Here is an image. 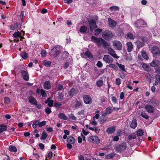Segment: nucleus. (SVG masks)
Listing matches in <instances>:
<instances>
[{
	"label": "nucleus",
	"mask_w": 160,
	"mask_h": 160,
	"mask_svg": "<svg viewBox=\"0 0 160 160\" xmlns=\"http://www.w3.org/2000/svg\"><path fill=\"white\" fill-rule=\"evenodd\" d=\"M75 138L71 136L68 137L67 138V142L68 143L73 144L75 142Z\"/></svg>",
	"instance_id": "nucleus-17"
},
{
	"label": "nucleus",
	"mask_w": 160,
	"mask_h": 160,
	"mask_svg": "<svg viewBox=\"0 0 160 160\" xmlns=\"http://www.w3.org/2000/svg\"><path fill=\"white\" fill-rule=\"evenodd\" d=\"M108 21L109 26L111 28L114 27L117 24V23L116 22L111 18H108Z\"/></svg>",
	"instance_id": "nucleus-14"
},
{
	"label": "nucleus",
	"mask_w": 160,
	"mask_h": 160,
	"mask_svg": "<svg viewBox=\"0 0 160 160\" xmlns=\"http://www.w3.org/2000/svg\"><path fill=\"white\" fill-rule=\"evenodd\" d=\"M117 65L118 66L119 68L123 71L125 72L126 70L125 68L124 65H122L121 64H119L118 62H117Z\"/></svg>",
	"instance_id": "nucleus-36"
},
{
	"label": "nucleus",
	"mask_w": 160,
	"mask_h": 160,
	"mask_svg": "<svg viewBox=\"0 0 160 160\" xmlns=\"http://www.w3.org/2000/svg\"><path fill=\"white\" fill-rule=\"evenodd\" d=\"M45 103L48 104V105L50 107H51L53 106V101L52 100L48 98L45 102Z\"/></svg>",
	"instance_id": "nucleus-29"
},
{
	"label": "nucleus",
	"mask_w": 160,
	"mask_h": 160,
	"mask_svg": "<svg viewBox=\"0 0 160 160\" xmlns=\"http://www.w3.org/2000/svg\"><path fill=\"white\" fill-rule=\"evenodd\" d=\"M114 156H115V155L114 154L111 153V154H108V155L107 156L106 158H113V157H114Z\"/></svg>",
	"instance_id": "nucleus-57"
},
{
	"label": "nucleus",
	"mask_w": 160,
	"mask_h": 160,
	"mask_svg": "<svg viewBox=\"0 0 160 160\" xmlns=\"http://www.w3.org/2000/svg\"><path fill=\"white\" fill-rule=\"evenodd\" d=\"M76 90L74 88H72L71 89L70 91L69 92V96L71 97H73L76 92Z\"/></svg>",
	"instance_id": "nucleus-32"
},
{
	"label": "nucleus",
	"mask_w": 160,
	"mask_h": 160,
	"mask_svg": "<svg viewBox=\"0 0 160 160\" xmlns=\"http://www.w3.org/2000/svg\"><path fill=\"white\" fill-rule=\"evenodd\" d=\"M155 78L157 81H158L160 83V75L157 74L155 76Z\"/></svg>",
	"instance_id": "nucleus-61"
},
{
	"label": "nucleus",
	"mask_w": 160,
	"mask_h": 160,
	"mask_svg": "<svg viewBox=\"0 0 160 160\" xmlns=\"http://www.w3.org/2000/svg\"><path fill=\"white\" fill-rule=\"evenodd\" d=\"M142 67L145 70L148 71H149L150 70L149 66L145 63L143 64Z\"/></svg>",
	"instance_id": "nucleus-43"
},
{
	"label": "nucleus",
	"mask_w": 160,
	"mask_h": 160,
	"mask_svg": "<svg viewBox=\"0 0 160 160\" xmlns=\"http://www.w3.org/2000/svg\"><path fill=\"white\" fill-rule=\"evenodd\" d=\"M152 52L153 54L157 55L160 54V50L158 47H153L152 49Z\"/></svg>",
	"instance_id": "nucleus-16"
},
{
	"label": "nucleus",
	"mask_w": 160,
	"mask_h": 160,
	"mask_svg": "<svg viewBox=\"0 0 160 160\" xmlns=\"http://www.w3.org/2000/svg\"><path fill=\"white\" fill-rule=\"evenodd\" d=\"M112 32L109 31H106L102 33V37L106 40H109L112 37Z\"/></svg>",
	"instance_id": "nucleus-2"
},
{
	"label": "nucleus",
	"mask_w": 160,
	"mask_h": 160,
	"mask_svg": "<svg viewBox=\"0 0 160 160\" xmlns=\"http://www.w3.org/2000/svg\"><path fill=\"white\" fill-rule=\"evenodd\" d=\"M9 150L11 152H17V150L16 148L14 146L11 145L9 147Z\"/></svg>",
	"instance_id": "nucleus-31"
},
{
	"label": "nucleus",
	"mask_w": 160,
	"mask_h": 160,
	"mask_svg": "<svg viewBox=\"0 0 160 160\" xmlns=\"http://www.w3.org/2000/svg\"><path fill=\"white\" fill-rule=\"evenodd\" d=\"M159 61L156 60H154L150 63V65L152 67H156L159 66Z\"/></svg>",
	"instance_id": "nucleus-21"
},
{
	"label": "nucleus",
	"mask_w": 160,
	"mask_h": 160,
	"mask_svg": "<svg viewBox=\"0 0 160 160\" xmlns=\"http://www.w3.org/2000/svg\"><path fill=\"white\" fill-rule=\"evenodd\" d=\"M41 54L42 57H44L46 56L47 53L45 51L43 50L42 51Z\"/></svg>",
	"instance_id": "nucleus-58"
},
{
	"label": "nucleus",
	"mask_w": 160,
	"mask_h": 160,
	"mask_svg": "<svg viewBox=\"0 0 160 160\" xmlns=\"http://www.w3.org/2000/svg\"><path fill=\"white\" fill-rule=\"evenodd\" d=\"M113 46L115 50H121L122 48L121 43L118 41H115L113 42Z\"/></svg>",
	"instance_id": "nucleus-4"
},
{
	"label": "nucleus",
	"mask_w": 160,
	"mask_h": 160,
	"mask_svg": "<svg viewBox=\"0 0 160 160\" xmlns=\"http://www.w3.org/2000/svg\"><path fill=\"white\" fill-rule=\"evenodd\" d=\"M135 26L138 27L140 26H143L146 25L147 23L143 20L142 19L138 20L134 23Z\"/></svg>",
	"instance_id": "nucleus-10"
},
{
	"label": "nucleus",
	"mask_w": 160,
	"mask_h": 160,
	"mask_svg": "<svg viewBox=\"0 0 160 160\" xmlns=\"http://www.w3.org/2000/svg\"><path fill=\"white\" fill-rule=\"evenodd\" d=\"M97 65L98 67L101 68L102 66V64L101 61H99L97 63Z\"/></svg>",
	"instance_id": "nucleus-62"
},
{
	"label": "nucleus",
	"mask_w": 160,
	"mask_h": 160,
	"mask_svg": "<svg viewBox=\"0 0 160 160\" xmlns=\"http://www.w3.org/2000/svg\"><path fill=\"white\" fill-rule=\"evenodd\" d=\"M127 37L131 39H134L133 34L130 33L128 32L127 34Z\"/></svg>",
	"instance_id": "nucleus-48"
},
{
	"label": "nucleus",
	"mask_w": 160,
	"mask_h": 160,
	"mask_svg": "<svg viewBox=\"0 0 160 160\" xmlns=\"http://www.w3.org/2000/svg\"><path fill=\"white\" fill-rule=\"evenodd\" d=\"M139 48L143 46L144 43L143 42H140L139 40L136 42Z\"/></svg>",
	"instance_id": "nucleus-49"
},
{
	"label": "nucleus",
	"mask_w": 160,
	"mask_h": 160,
	"mask_svg": "<svg viewBox=\"0 0 160 160\" xmlns=\"http://www.w3.org/2000/svg\"><path fill=\"white\" fill-rule=\"evenodd\" d=\"M60 50L58 47H55L53 48L50 52V53L55 57L59 54Z\"/></svg>",
	"instance_id": "nucleus-8"
},
{
	"label": "nucleus",
	"mask_w": 160,
	"mask_h": 160,
	"mask_svg": "<svg viewBox=\"0 0 160 160\" xmlns=\"http://www.w3.org/2000/svg\"><path fill=\"white\" fill-rule=\"evenodd\" d=\"M91 39V41L95 43L98 47H100L102 46L103 39L102 38L92 36Z\"/></svg>",
	"instance_id": "nucleus-1"
},
{
	"label": "nucleus",
	"mask_w": 160,
	"mask_h": 160,
	"mask_svg": "<svg viewBox=\"0 0 160 160\" xmlns=\"http://www.w3.org/2000/svg\"><path fill=\"white\" fill-rule=\"evenodd\" d=\"M39 120H36L34 121L32 124L33 128L34 129L36 128L38 126V125L39 126Z\"/></svg>",
	"instance_id": "nucleus-30"
},
{
	"label": "nucleus",
	"mask_w": 160,
	"mask_h": 160,
	"mask_svg": "<svg viewBox=\"0 0 160 160\" xmlns=\"http://www.w3.org/2000/svg\"><path fill=\"white\" fill-rule=\"evenodd\" d=\"M10 101V98H9L6 97L4 98V102L6 104H8Z\"/></svg>",
	"instance_id": "nucleus-56"
},
{
	"label": "nucleus",
	"mask_w": 160,
	"mask_h": 160,
	"mask_svg": "<svg viewBox=\"0 0 160 160\" xmlns=\"http://www.w3.org/2000/svg\"><path fill=\"white\" fill-rule=\"evenodd\" d=\"M108 53L111 55L114 58L118 59L119 57L115 53V51L111 48H108L107 49Z\"/></svg>",
	"instance_id": "nucleus-9"
},
{
	"label": "nucleus",
	"mask_w": 160,
	"mask_h": 160,
	"mask_svg": "<svg viewBox=\"0 0 160 160\" xmlns=\"http://www.w3.org/2000/svg\"><path fill=\"white\" fill-rule=\"evenodd\" d=\"M144 108L148 113H153L155 112L154 108L150 104L145 105Z\"/></svg>",
	"instance_id": "nucleus-3"
},
{
	"label": "nucleus",
	"mask_w": 160,
	"mask_h": 160,
	"mask_svg": "<svg viewBox=\"0 0 160 160\" xmlns=\"http://www.w3.org/2000/svg\"><path fill=\"white\" fill-rule=\"evenodd\" d=\"M51 112V109L48 107H47L45 109V112L47 114H49Z\"/></svg>",
	"instance_id": "nucleus-54"
},
{
	"label": "nucleus",
	"mask_w": 160,
	"mask_h": 160,
	"mask_svg": "<svg viewBox=\"0 0 160 160\" xmlns=\"http://www.w3.org/2000/svg\"><path fill=\"white\" fill-rule=\"evenodd\" d=\"M7 128V126L4 124H0V133L6 131Z\"/></svg>",
	"instance_id": "nucleus-25"
},
{
	"label": "nucleus",
	"mask_w": 160,
	"mask_h": 160,
	"mask_svg": "<svg viewBox=\"0 0 160 160\" xmlns=\"http://www.w3.org/2000/svg\"><path fill=\"white\" fill-rule=\"evenodd\" d=\"M88 140L90 142L97 144L100 142V140L97 136H90L89 137Z\"/></svg>",
	"instance_id": "nucleus-5"
},
{
	"label": "nucleus",
	"mask_w": 160,
	"mask_h": 160,
	"mask_svg": "<svg viewBox=\"0 0 160 160\" xmlns=\"http://www.w3.org/2000/svg\"><path fill=\"white\" fill-rule=\"evenodd\" d=\"M141 116L146 119H148L149 117L147 113L144 111H142L141 114Z\"/></svg>",
	"instance_id": "nucleus-34"
},
{
	"label": "nucleus",
	"mask_w": 160,
	"mask_h": 160,
	"mask_svg": "<svg viewBox=\"0 0 160 160\" xmlns=\"http://www.w3.org/2000/svg\"><path fill=\"white\" fill-rule=\"evenodd\" d=\"M110 68H113L116 70H117L118 69V67L115 64H111L109 65Z\"/></svg>",
	"instance_id": "nucleus-50"
},
{
	"label": "nucleus",
	"mask_w": 160,
	"mask_h": 160,
	"mask_svg": "<svg viewBox=\"0 0 160 160\" xmlns=\"http://www.w3.org/2000/svg\"><path fill=\"white\" fill-rule=\"evenodd\" d=\"M69 63L68 62H66L64 65V68L65 69L67 68L69 66Z\"/></svg>",
	"instance_id": "nucleus-63"
},
{
	"label": "nucleus",
	"mask_w": 160,
	"mask_h": 160,
	"mask_svg": "<svg viewBox=\"0 0 160 160\" xmlns=\"http://www.w3.org/2000/svg\"><path fill=\"white\" fill-rule=\"evenodd\" d=\"M103 60L107 63H111L113 62V58L108 55H105L104 56Z\"/></svg>",
	"instance_id": "nucleus-6"
},
{
	"label": "nucleus",
	"mask_w": 160,
	"mask_h": 160,
	"mask_svg": "<svg viewBox=\"0 0 160 160\" xmlns=\"http://www.w3.org/2000/svg\"><path fill=\"white\" fill-rule=\"evenodd\" d=\"M95 35L96 36H98L99 34L101 33L102 31V29L100 28H97L95 30Z\"/></svg>",
	"instance_id": "nucleus-44"
},
{
	"label": "nucleus",
	"mask_w": 160,
	"mask_h": 160,
	"mask_svg": "<svg viewBox=\"0 0 160 160\" xmlns=\"http://www.w3.org/2000/svg\"><path fill=\"white\" fill-rule=\"evenodd\" d=\"M43 63L46 66L48 67L50 66L51 62L50 61L44 60L43 61Z\"/></svg>",
	"instance_id": "nucleus-40"
},
{
	"label": "nucleus",
	"mask_w": 160,
	"mask_h": 160,
	"mask_svg": "<svg viewBox=\"0 0 160 160\" xmlns=\"http://www.w3.org/2000/svg\"><path fill=\"white\" fill-rule=\"evenodd\" d=\"M119 8L117 6H112L110 7V9L112 10H114V11H116V10H119Z\"/></svg>",
	"instance_id": "nucleus-51"
},
{
	"label": "nucleus",
	"mask_w": 160,
	"mask_h": 160,
	"mask_svg": "<svg viewBox=\"0 0 160 160\" xmlns=\"http://www.w3.org/2000/svg\"><path fill=\"white\" fill-rule=\"evenodd\" d=\"M103 82L102 80H100L96 82V85L98 87H101L103 85Z\"/></svg>",
	"instance_id": "nucleus-38"
},
{
	"label": "nucleus",
	"mask_w": 160,
	"mask_h": 160,
	"mask_svg": "<svg viewBox=\"0 0 160 160\" xmlns=\"http://www.w3.org/2000/svg\"><path fill=\"white\" fill-rule=\"evenodd\" d=\"M46 123V122L45 121H43L41 122H39V127H41L43 126H44L45 125Z\"/></svg>",
	"instance_id": "nucleus-53"
},
{
	"label": "nucleus",
	"mask_w": 160,
	"mask_h": 160,
	"mask_svg": "<svg viewBox=\"0 0 160 160\" xmlns=\"http://www.w3.org/2000/svg\"><path fill=\"white\" fill-rule=\"evenodd\" d=\"M21 56L23 59H25L28 57V54L26 52L22 53L21 54Z\"/></svg>",
	"instance_id": "nucleus-52"
},
{
	"label": "nucleus",
	"mask_w": 160,
	"mask_h": 160,
	"mask_svg": "<svg viewBox=\"0 0 160 160\" xmlns=\"http://www.w3.org/2000/svg\"><path fill=\"white\" fill-rule=\"evenodd\" d=\"M102 45H103V46L104 48H106L107 47L110 46V44L103 39V41L102 42Z\"/></svg>",
	"instance_id": "nucleus-35"
},
{
	"label": "nucleus",
	"mask_w": 160,
	"mask_h": 160,
	"mask_svg": "<svg viewBox=\"0 0 160 160\" xmlns=\"http://www.w3.org/2000/svg\"><path fill=\"white\" fill-rule=\"evenodd\" d=\"M115 130V127H112L108 128L107 130V132L108 133L111 134L114 132Z\"/></svg>",
	"instance_id": "nucleus-27"
},
{
	"label": "nucleus",
	"mask_w": 160,
	"mask_h": 160,
	"mask_svg": "<svg viewBox=\"0 0 160 160\" xmlns=\"http://www.w3.org/2000/svg\"><path fill=\"white\" fill-rule=\"evenodd\" d=\"M39 146L41 150H43L44 147V144L42 143H39Z\"/></svg>",
	"instance_id": "nucleus-64"
},
{
	"label": "nucleus",
	"mask_w": 160,
	"mask_h": 160,
	"mask_svg": "<svg viewBox=\"0 0 160 160\" xmlns=\"http://www.w3.org/2000/svg\"><path fill=\"white\" fill-rule=\"evenodd\" d=\"M41 94L43 97H46L47 96L46 94L45 91L43 89L40 90Z\"/></svg>",
	"instance_id": "nucleus-55"
},
{
	"label": "nucleus",
	"mask_w": 160,
	"mask_h": 160,
	"mask_svg": "<svg viewBox=\"0 0 160 160\" xmlns=\"http://www.w3.org/2000/svg\"><path fill=\"white\" fill-rule=\"evenodd\" d=\"M121 81L119 78H117L116 81V84L117 85H119L121 84Z\"/></svg>",
	"instance_id": "nucleus-60"
},
{
	"label": "nucleus",
	"mask_w": 160,
	"mask_h": 160,
	"mask_svg": "<svg viewBox=\"0 0 160 160\" xmlns=\"http://www.w3.org/2000/svg\"><path fill=\"white\" fill-rule=\"evenodd\" d=\"M127 47V51L128 52H131L132 50L133 45L131 42H128L126 43Z\"/></svg>",
	"instance_id": "nucleus-20"
},
{
	"label": "nucleus",
	"mask_w": 160,
	"mask_h": 160,
	"mask_svg": "<svg viewBox=\"0 0 160 160\" xmlns=\"http://www.w3.org/2000/svg\"><path fill=\"white\" fill-rule=\"evenodd\" d=\"M91 31H92L94 29L97 28V25L96 22L93 20H92L88 21Z\"/></svg>",
	"instance_id": "nucleus-11"
},
{
	"label": "nucleus",
	"mask_w": 160,
	"mask_h": 160,
	"mask_svg": "<svg viewBox=\"0 0 160 160\" xmlns=\"http://www.w3.org/2000/svg\"><path fill=\"white\" fill-rule=\"evenodd\" d=\"M84 102L86 104H90L92 103V99L89 95H84L83 97Z\"/></svg>",
	"instance_id": "nucleus-7"
},
{
	"label": "nucleus",
	"mask_w": 160,
	"mask_h": 160,
	"mask_svg": "<svg viewBox=\"0 0 160 160\" xmlns=\"http://www.w3.org/2000/svg\"><path fill=\"white\" fill-rule=\"evenodd\" d=\"M69 118L73 120H76V118L73 114H71L69 116Z\"/></svg>",
	"instance_id": "nucleus-59"
},
{
	"label": "nucleus",
	"mask_w": 160,
	"mask_h": 160,
	"mask_svg": "<svg viewBox=\"0 0 160 160\" xmlns=\"http://www.w3.org/2000/svg\"><path fill=\"white\" fill-rule=\"evenodd\" d=\"M82 105V101L80 99L77 100L76 101V103L74 105V107L76 108H78Z\"/></svg>",
	"instance_id": "nucleus-19"
},
{
	"label": "nucleus",
	"mask_w": 160,
	"mask_h": 160,
	"mask_svg": "<svg viewBox=\"0 0 160 160\" xmlns=\"http://www.w3.org/2000/svg\"><path fill=\"white\" fill-rule=\"evenodd\" d=\"M106 116L105 115L104 113H103L102 116L100 118L101 123H103L106 120Z\"/></svg>",
	"instance_id": "nucleus-42"
},
{
	"label": "nucleus",
	"mask_w": 160,
	"mask_h": 160,
	"mask_svg": "<svg viewBox=\"0 0 160 160\" xmlns=\"http://www.w3.org/2000/svg\"><path fill=\"white\" fill-rule=\"evenodd\" d=\"M21 72L23 78L25 81H28L29 80V78L28 72L22 70L21 71Z\"/></svg>",
	"instance_id": "nucleus-15"
},
{
	"label": "nucleus",
	"mask_w": 160,
	"mask_h": 160,
	"mask_svg": "<svg viewBox=\"0 0 160 160\" xmlns=\"http://www.w3.org/2000/svg\"><path fill=\"white\" fill-rule=\"evenodd\" d=\"M48 136V134L45 132H43L42 134L41 139L42 140L45 139Z\"/></svg>",
	"instance_id": "nucleus-47"
},
{
	"label": "nucleus",
	"mask_w": 160,
	"mask_h": 160,
	"mask_svg": "<svg viewBox=\"0 0 160 160\" xmlns=\"http://www.w3.org/2000/svg\"><path fill=\"white\" fill-rule=\"evenodd\" d=\"M58 117L61 119L64 120L68 119V117L65 114L62 113H59L58 115Z\"/></svg>",
	"instance_id": "nucleus-28"
},
{
	"label": "nucleus",
	"mask_w": 160,
	"mask_h": 160,
	"mask_svg": "<svg viewBox=\"0 0 160 160\" xmlns=\"http://www.w3.org/2000/svg\"><path fill=\"white\" fill-rule=\"evenodd\" d=\"M81 55L82 57L85 58H93L92 55L91 53L88 50L85 53H81Z\"/></svg>",
	"instance_id": "nucleus-12"
},
{
	"label": "nucleus",
	"mask_w": 160,
	"mask_h": 160,
	"mask_svg": "<svg viewBox=\"0 0 160 160\" xmlns=\"http://www.w3.org/2000/svg\"><path fill=\"white\" fill-rule=\"evenodd\" d=\"M51 85L49 81H46L45 82L44 85V87L45 89H49L51 88Z\"/></svg>",
	"instance_id": "nucleus-23"
},
{
	"label": "nucleus",
	"mask_w": 160,
	"mask_h": 160,
	"mask_svg": "<svg viewBox=\"0 0 160 160\" xmlns=\"http://www.w3.org/2000/svg\"><path fill=\"white\" fill-rule=\"evenodd\" d=\"M136 138V136L135 135L132 134L129 135L128 137V140L130 141L132 139Z\"/></svg>",
	"instance_id": "nucleus-45"
},
{
	"label": "nucleus",
	"mask_w": 160,
	"mask_h": 160,
	"mask_svg": "<svg viewBox=\"0 0 160 160\" xmlns=\"http://www.w3.org/2000/svg\"><path fill=\"white\" fill-rule=\"evenodd\" d=\"M20 27V25H19L17 23H14L10 26V28L11 29L14 30L17 29L19 28Z\"/></svg>",
	"instance_id": "nucleus-22"
},
{
	"label": "nucleus",
	"mask_w": 160,
	"mask_h": 160,
	"mask_svg": "<svg viewBox=\"0 0 160 160\" xmlns=\"http://www.w3.org/2000/svg\"><path fill=\"white\" fill-rule=\"evenodd\" d=\"M29 101L31 104L36 105L37 103V101L36 99L32 97H30L29 98Z\"/></svg>",
	"instance_id": "nucleus-18"
},
{
	"label": "nucleus",
	"mask_w": 160,
	"mask_h": 160,
	"mask_svg": "<svg viewBox=\"0 0 160 160\" xmlns=\"http://www.w3.org/2000/svg\"><path fill=\"white\" fill-rule=\"evenodd\" d=\"M112 109L110 107H108L106 109V113H104L105 115H106L107 114H110L112 112Z\"/></svg>",
	"instance_id": "nucleus-37"
},
{
	"label": "nucleus",
	"mask_w": 160,
	"mask_h": 160,
	"mask_svg": "<svg viewBox=\"0 0 160 160\" xmlns=\"http://www.w3.org/2000/svg\"><path fill=\"white\" fill-rule=\"evenodd\" d=\"M142 57L146 60H148V57L146 54V52L144 51H142L141 52Z\"/></svg>",
	"instance_id": "nucleus-41"
},
{
	"label": "nucleus",
	"mask_w": 160,
	"mask_h": 160,
	"mask_svg": "<svg viewBox=\"0 0 160 160\" xmlns=\"http://www.w3.org/2000/svg\"><path fill=\"white\" fill-rule=\"evenodd\" d=\"M22 33L19 31L15 32L13 34V36L15 38L19 37L21 36Z\"/></svg>",
	"instance_id": "nucleus-33"
},
{
	"label": "nucleus",
	"mask_w": 160,
	"mask_h": 160,
	"mask_svg": "<svg viewBox=\"0 0 160 160\" xmlns=\"http://www.w3.org/2000/svg\"><path fill=\"white\" fill-rule=\"evenodd\" d=\"M137 125V123L136 120L135 119H134L132 120V122L130 125V127L133 129H135Z\"/></svg>",
	"instance_id": "nucleus-24"
},
{
	"label": "nucleus",
	"mask_w": 160,
	"mask_h": 160,
	"mask_svg": "<svg viewBox=\"0 0 160 160\" xmlns=\"http://www.w3.org/2000/svg\"><path fill=\"white\" fill-rule=\"evenodd\" d=\"M126 144L125 142L122 143L117 148V150L118 152L122 151L126 149Z\"/></svg>",
	"instance_id": "nucleus-13"
},
{
	"label": "nucleus",
	"mask_w": 160,
	"mask_h": 160,
	"mask_svg": "<svg viewBox=\"0 0 160 160\" xmlns=\"http://www.w3.org/2000/svg\"><path fill=\"white\" fill-rule=\"evenodd\" d=\"M144 132L142 129H139L137 131V134L138 136H141L143 134Z\"/></svg>",
	"instance_id": "nucleus-46"
},
{
	"label": "nucleus",
	"mask_w": 160,
	"mask_h": 160,
	"mask_svg": "<svg viewBox=\"0 0 160 160\" xmlns=\"http://www.w3.org/2000/svg\"><path fill=\"white\" fill-rule=\"evenodd\" d=\"M87 30V28L86 26H82L79 29V31L81 33H85L86 32Z\"/></svg>",
	"instance_id": "nucleus-26"
},
{
	"label": "nucleus",
	"mask_w": 160,
	"mask_h": 160,
	"mask_svg": "<svg viewBox=\"0 0 160 160\" xmlns=\"http://www.w3.org/2000/svg\"><path fill=\"white\" fill-rule=\"evenodd\" d=\"M146 77L147 80L148 82H151L152 78V76L151 74L149 73H146Z\"/></svg>",
	"instance_id": "nucleus-39"
}]
</instances>
